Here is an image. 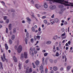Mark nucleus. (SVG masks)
<instances>
[{
	"instance_id": "f257e3e1",
	"label": "nucleus",
	"mask_w": 73,
	"mask_h": 73,
	"mask_svg": "<svg viewBox=\"0 0 73 73\" xmlns=\"http://www.w3.org/2000/svg\"><path fill=\"white\" fill-rule=\"evenodd\" d=\"M49 0L50 1V4H52V3H60L64 5L65 6V2L66 1H65V0Z\"/></svg>"
},
{
	"instance_id": "f03ea898",
	"label": "nucleus",
	"mask_w": 73,
	"mask_h": 73,
	"mask_svg": "<svg viewBox=\"0 0 73 73\" xmlns=\"http://www.w3.org/2000/svg\"><path fill=\"white\" fill-rule=\"evenodd\" d=\"M22 46L21 45H19L18 46L17 49V51L18 53H21V51H22Z\"/></svg>"
},
{
	"instance_id": "7ed1b4c3",
	"label": "nucleus",
	"mask_w": 73,
	"mask_h": 73,
	"mask_svg": "<svg viewBox=\"0 0 73 73\" xmlns=\"http://www.w3.org/2000/svg\"><path fill=\"white\" fill-rule=\"evenodd\" d=\"M36 48H32V47H31L30 48V54H32V56H33V54H34V53H33V51H35Z\"/></svg>"
},
{
	"instance_id": "20e7f679",
	"label": "nucleus",
	"mask_w": 73,
	"mask_h": 73,
	"mask_svg": "<svg viewBox=\"0 0 73 73\" xmlns=\"http://www.w3.org/2000/svg\"><path fill=\"white\" fill-rule=\"evenodd\" d=\"M2 61L4 62V61L5 60L7 62H8V59H5V54H3V56L1 57Z\"/></svg>"
},
{
	"instance_id": "39448f33",
	"label": "nucleus",
	"mask_w": 73,
	"mask_h": 73,
	"mask_svg": "<svg viewBox=\"0 0 73 73\" xmlns=\"http://www.w3.org/2000/svg\"><path fill=\"white\" fill-rule=\"evenodd\" d=\"M66 6H71V7H73V3L69 2L68 1H66Z\"/></svg>"
},
{
	"instance_id": "423d86ee",
	"label": "nucleus",
	"mask_w": 73,
	"mask_h": 73,
	"mask_svg": "<svg viewBox=\"0 0 73 73\" xmlns=\"http://www.w3.org/2000/svg\"><path fill=\"white\" fill-rule=\"evenodd\" d=\"M29 71V67H27V68L26 70V73H31V72H32V68H30Z\"/></svg>"
},
{
	"instance_id": "0eeeda50",
	"label": "nucleus",
	"mask_w": 73,
	"mask_h": 73,
	"mask_svg": "<svg viewBox=\"0 0 73 73\" xmlns=\"http://www.w3.org/2000/svg\"><path fill=\"white\" fill-rule=\"evenodd\" d=\"M56 7L55 5H51L50 6V9L53 10L56 9Z\"/></svg>"
},
{
	"instance_id": "6e6552de",
	"label": "nucleus",
	"mask_w": 73,
	"mask_h": 73,
	"mask_svg": "<svg viewBox=\"0 0 73 73\" xmlns=\"http://www.w3.org/2000/svg\"><path fill=\"white\" fill-rule=\"evenodd\" d=\"M13 60L14 62H16L17 61V58H16V57L15 56L13 57Z\"/></svg>"
},
{
	"instance_id": "1a4fd4ad",
	"label": "nucleus",
	"mask_w": 73,
	"mask_h": 73,
	"mask_svg": "<svg viewBox=\"0 0 73 73\" xmlns=\"http://www.w3.org/2000/svg\"><path fill=\"white\" fill-rule=\"evenodd\" d=\"M35 7L36 8H37V9H38L40 7H41V6H40L38 4H36L35 5Z\"/></svg>"
},
{
	"instance_id": "9d476101",
	"label": "nucleus",
	"mask_w": 73,
	"mask_h": 73,
	"mask_svg": "<svg viewBox=\"0 0 73 73\" xmlns=\"http://www.w3.org/2000/svg\"><path fill=\"white\" fill-rule=\"evenodd\" d=\"M53 69L54 71H57L58 70V68L56 66H54L53 67Z\"/></svg>"
},
{
	"instance_id": "9b49d317",
	"label": "nucleus",
	"mask_w": 73,
	"mask_h": 73,
	"mask_svg": "<svg viewBox=\"0 0 73 73\" xmlns=\"http://www.w3.org/2000/svg\"><path fill=\"white\" fill-rule=\"evenodd\" d=\"M24 57L25 58H27V56H28V54L26 52H25L24 53Z\"/></svg>"
},
{
	"instance_id": "f8f14e48",
	"label": "nucleus",
	"mask_w": 73,
	"mask_h": 73,
	"mask_svg": "<svg viewBox=\"0 0 73 73\" xmlns=\"http://www.w3.org/2000/svg\"><path fill=\"white\" fill-rule=\"evenodd\" d=\"M28 38L27 37L25 38V41L26 44H28Z\"/></svg>"
},
{
	"instance_id": "ddd939ff",
	"label": "nucleus",
	"mask_w": 73,
	"mask_h": 73,
	"mask_svg": "<svg viewBox=\"0 0 73 73\" xmlns=\"http://www.w3.org/2000/svg\"><path fill=\"white\" fill-rule=\"evenodd\" d=\"M65 10L64 9V8H62L61 9V11H59V13H60V14H61L63 12H62V11H64Z\"/></svg>"
},
{
	"instance_id": "4468645a",
	"label": "nucleus",
	"mask_w": 73,
	"mask_h": 73,
	"mask_svg": "<svg viewBox=\"0 0 73 73\" xmlns=\"http://www.w3.org/2000/svg\"><path fill=\"white\" fill-rule=\"evenodd\" d=\"M58 38V36L57 35H56L53 36V40H57Z\"/></svg>"
},
{
	"instance_id": "2eb2a0df",
	"label": "nucleus",
	"mask_w": 73,
	"mask_h": 73,
	"mask_svg": "<svg viewBox=\"0 0 73 73\" xmlns=\"http://www.w3.org/2000/svg\"><path fill=\"white\" fill-rule=\"evenodd\" d=\"M35 62L36 64V65H39V63H40L39 61H38V60H36V62Z\"/></svg>"
},
{
	"instance_id": "dca6fc26",
	"label": "nucleus",
	"mask_w": 73,
	"mask_h": 73,
	"mask_svg": "<svg viewBox=\"0 0 73 73\" xmlns=\"http://www.w3.org/2000/svg\"><path fill=\"white\" fill-rule=\"evenodd\" d=\"M44 59H45L44 57H43L42 58V62L43 65H44V64H45V62H44Z\"/></svg>"
},
{
	"instance_id": "f3484780",
	"label": "nucleus",
	"mask_w": 73,
	"mask_h": 73,
	"mask_svg": "<svg viewBox=\"0 0 73 73\" xmlns=\"http://www.w3.org/2000/svg\"><path fill=\"white\" fill-rule=\"evenodd\" d=\"M51 42H51L50 41L48 40V41H47L46 42V44H47V45H48L49 44H51Z\"/></svg>"
},
{
	"instance_id": "a211bd4d",
	"label": "nucleus",
	"mask_w": 73,
	"mask_h": 73,
	"mask_svg": "<svg viewBox=\"0 0 73 73\" xmlns=\"http://www.w3.org/2000/svg\"><path fill=\"white\" fill-rule=\"evenodd\" d=\"M44 8H48V5L46 3L44 4Z\"/></svg>"
},
{
	"instance_id": "6ab92c4d",
	"label": "nucleus",
	"mask_w": 73,
	"mask_h": 73,
	"mask_svg": "<svg viewBox=\"0 0 73 73\" xmlns=\"http://www.w3.org/2000/svg\"><path fill=\"white\" fill-rule=\"evenodd\" d=\"M5 46L6 49V50H8V45H7V44H5Z\"/></svg>"
},
{
	"instance_id": "aec40b11",
	"label": "nucleus",
	"mask_w": 73,
	"mask_h": 73,
	"mask_svg": "<svg viewBox=\"0 0 73 73\" xmlns=\"http://www.w3.org/2000/svg\"><path fill=\"white\" fill-rule=\"evenodd\" d=\"M9 28L10 30H11L12 29V25L10 24L9 25Z\"/></svg>"
},
{
	"instance_id": "412c9836",
	"label": "nucleus",
	"mask_w": 73,
	"mask_h": 73,
	"mask_svg": "<svg viewBox=\"0 0 73 73\" xmlns=\"http://www.w3.org/2000/svg\"><path fill=\"white\" fill-rule=\"evenodd\" d=\"M71 67L70 66H68L67 67V71H69Z\"/></svg>"
},
{
	"instance_id": "4be33fe9",
	"label": "nucleus",
	"mask_w": 73,
	"mask_h": 73,
	"mask_svg": "<svg viewBox=\"0 0 73 73\" xmlns=\"http://www.w3.org/2000/svg\"><path fill=\"white\" fill-rule=\"evenodd\" d=\"M15 38V36L14 35H13L11 36V39L12 40H14V39Z\"/></svg>"
},
{
	"instance_id": "5701e85b",
	"label": "nucleus",
	"mask_w": 73,
	"mask_h": 73,
	"mask_svg": "<svg viewBox=\"0 0 73 73\" xmlns=\"http://www.w3.org/2000/svg\"><path fill=\"white\" fill-rule=\"evenodd\" d=\"M24 57V54H22L21 56V59H23Z\"/></svg>"
},
{
	"instance_id": "b1692460",
	"label": "nucleus",
	"mask_w": 73,
	"mask_h": 73,
	"mask_svg": "<svg viewBox=\"0 0 73 73\" xmlns=\"http://www.w3.org/2000/svg\"><path fill=\"white\" fill-rule=\"evenodd\" d=\"M36 37L37 39H38V40H40V37H40V36L39 35H38L36 36Z\"/></svg>"
},
{
	"instance_id": "393cba45",
	"label": "nucleus",
	"mask_w": 73,
	"mask_h": 73,
	"mask_svg": "<svg viewBox=\"0 0 73 73\" xmlns=\"http://www.w3.org/2000/svg\"><path fill=\"white\" fill-rule=\"evenodd\" d=\"M54 22L55 23H58V19H55Z\"/></svg>"
},
{
	"instance_id": "a878e982",
	"label": "nucleus",
	"mask_w": 73,
	"mask_h": 73,
	"mask_svg": "<svg viewBox=\"0 0 73 73\" xmlns=\"http://www.w3.org/2000/svg\"><path fill=\"white\" fill-rule=\"evenodd\" d=\"M30 41L32 43H33L34 42V39L33 38H31L30 40Z\"/></svg>"
},
{
	"instance_id": "bb28decb",
	"label": "nucleus",
	"mask_w": 73,
	"mask_h": 73,
	"mask_svg": "<svg viewBox=\"0 0 73 73\" xmlns=\"http://www.w3.org/2000/svg\"><path fill=\"white\" fill-rule=\"evenodd\" d=\"M13 33H16V28H14L13 29Z\"/></svg>"
},
{
	"instance_id": "cd10ccee",
	"label": "nucleus",
	"mask_w": 73,
	"mask_h": 73,
	"mask_svg": "<svg viewBox=\"0 0 73 73\" xmlns=\"http://www.w3.org/2000/svg\"><path fill=\"white\" fill-rule=\"evenodd\" d=\"M42 69H43V67H42V66H40V67H39L40 70H42Z\"/></svg>"
},
{
	"instance_id": "c85d7f7f",
	"label": "nucleus",
	"mask_w": 73,
	"mask_h": 73,
	"mask_svg": "<svg viewBox=\"0 0 73 73\" xmlns=\"http://www.w3.org/2000/svg\"><path fill=\"white\" fill-rule=\"evenodd\" d=\"M22 64H20V63H19L18 66L19 68V69H21V66Z\"/></svg>"
},
{
	"instance_id": "c756f323",
	"label": "nucleus",
	"mask_w": 73,
	"mask_h": 73,
	"mask_svg": "<svg viewBox=\"0 0 73 73\" xmlns=\"http://www.w3.org/2000/svg\"><path fill=\"white\" fill-rule=\"evenodd\" d=\"M26 19L27 21H29V22L31 21V19L28 17Z\"/></svg>"
},
{
	"instance_id": "7c9ffc66",
	"label": "nucleus",
	"mask_w": 73,
	"mask_h": 73,
	"mask_svg": "<svg viewBox=\"0 0 73 73\" xmlns=\"http://www.w3.org/2000/svg\"><path fill=\"white\" fill-rule=\"evenodd\" d=\"M9 44H12V41L11 39H10L9 41Z\"/></svg>"
},
{
	"instance_id": "2f4dec72",
	"label": "nucleus",
	"mask_w": 73,
	"mask_h": 73,
	"mask_svg": "<svg viewBox=\"0 0 73 73\" xmlns=\"http://www.w3.org/2000/svg\"><path fill=\"white\" fill-rule=\"evenodd\" d=\"M26 36L28 38V37H29V33H28V32H27L26 33Z\"/></svg>"
},
{
	"instance_id": "473e14b6",
	"label": "nucleus",
	"mask_w": 73,
	"mask_h": 73,
	"mask_svg": "<svg viewBox=\"0 0 73 73\" xmlns=\"http://www.w3.org/2000/svg\"><path fill=\"white\" fill-rule=\"evenodd\" d=\"M45 73H48V69H47V68H45Z\"/></svg>"
},
{
	"instance_id": "72a5a7b5",
	"label": "nucleus",
	"mask_w": 73,
	"mask_h": 73,
	"mask_svg": "<svg viewBox=\"0 0 73 73\" xmlns=\"http://www.w3.org/2000/svg\"><path fill=\"white\" fill-rule=\"evenodd\" d=\"M32 30L33 32H35V28L33 27L32 28Z\"/></svg>"
},
{
	"instance_id": "f704fd0d",
	"label": "nucleus",
	"mask_w": 73,
	"mask_h": 73,
	"mask_svg": "<svg viewBox=\"0 0 73 73\" xmlns=\"http://www.w3.org/2000/svg\"><path fill=\"white\" fill-rule=\"evenodd\" d=\"M48 54L47 53H45L44 54V57H46V56H47V55H48Z\"/></svg>"
},
{
	"instance_id": "c9c22d12",
	"label": "nucleus",
	"mask_w": 73,
	"mask_h": 73,
	"mask_svg": "<svg viewBox=\"0 0 73 73\" xmlns=\"http://www.w3.org/2000/svg\"><path fill=\"white\" fill-rule=\"evenodd\" d=\"M65 58V61L66 62V60H67V59L66 58V56H62L63 58Z\"/></svg>"
},
{
	"instance_id": "e433bc0d",
	"label": "nucleus",
	"mask_w": 73,
	"mask_h": 73,
	"mask_svg": "<svg viewBox=\"0 0 73 73\" xmlns=\"http://www.w3.org/2000/svg\"><path fill=\"white\" fill-rule=\"evenodd\" d=\"M44 23H45L46 24H47V20H45L44 21Z\"/></svg>"
},
{
	"instance_id": "4c0bfd02",
	"label": "nucleus",
	"mask_w": 73,
	"mask_h": 73,
	"mask_svg": "<svg viewBox=\"0 0 73 73\" xmlns=\"http://www.w3.org/2000/svg\"><path fill=\"white\" fill-rule=\"evenodd\" d=\"M5 23H9V19H6Z\"/></svg>"
},
{
	"instance_id": "58836bf2",
	"label": "nucleus",
	"mask_w": 73,
	"mask_h": 73,
	"mask_svg": "<svg viewBox=\"0 0 73 73\" xmlns=\"http://www.w3.org/2000/svg\"><path fill=\"white\" fill-rule=\"evenodd\" d=\"M61 30L62 32H64L65 31V29L64 28H62Z\"/></svg>"
},
{
	"instance_id": "ea45409f",
	"label": "nucleus",
	"mask_w": 73,
	"mask_h": 73,
	"mask_svg": "<svg viewBox=\"0 0 73 73\" xmlns=\"http://www.w3.org/2000/svg\"><path fill=\"white\" fill-rule=\"evenodd\" d=\"M1 3H2V4L3 5H5V3L4 2H1Z\"/></svg>"
},
{
	"instance_id": "a19ab883",
	"label": "nucleus",
	"mask_w": 73,
	"mask_h": 73,
	"mask_svg": "<svg viewBox=\"0 0 73 73\" xmlns=\"http://www.w3.org/2000/svg\"><path fill=\"white\" fill-rule=\"evenodd\" d=\"M34 40H36L37 39V38H36V35H35L34 36Z\"/></svg>"
},
{
	"instance_id": "79ce46f5",
	"label": "nucleus",
	"mask_w": 73,
	"mask_h": 73,
	"mask_svg": "<svg viewBox=\"0 0 73 73\" xmlns=\"http://www.w3.org/2000/svg\"><path fill=\"white\" fill-rule=\"evenodd\" d=\"M8 28H6V33H8Z\"/></svg>"
},
{
	"instance_id": "37998d69",
	"label": "nucleus",
	"mask_w": 73,
	"mask_h": 73,
	"mask_svg": "<svg viewBox=\"0 0 73 73\" xmlns=\"http://www.w3.org/2000/svg\"><path fill=\"white\" fill-rule=\"evenodd\" d=\"M60 70L61 71H62V70H64V68L62 67L60 68Z\"/></svg>"
},
{
	"instance_id": "c03bdc74",
	"label": "nucleus",
	"mask_w": 73,
	"mask_h": 73,
	"mask_svg": "<svg viewBox=\"0 0 73 73\" xmlns=\"http://www.w3.org/2000/svg\"><path fill=\"white\" fill-rule=\"evenodd\" d=\"M54 73V71L53 70H52L49 73Z\"/></svg>"
},
{
	"instance_id": "a18cd8bd",
	"label": "nucleus",
	"mask_w": 73,
	"mask_h": 73,
	"mask_svg": "<svg viewBox=\"0 0 73 73\" xmlns=\"http://www.w3.org/2000/svg\"><path fill=\"white\" fill-rule=\"evenodd\" d=\"M65 33H64L62 34V36H65Z\"/></svg>"
},
{
	"instance_id": "49530a36",
	"label": "nucleus",
	"mask_w": 73,
	"mask_h": 73,
	"mask_svg": "<svg viewBox=\"0 0 73 73\" xmlns=\"http://www.w3.org/2000/svg\"><path fill=\"white\" fill-rule=\"evenodd\" d=\"M41 33L40 32H38L37 33V35H40Z\"/></svg>"
},
{
	"instance_id": "de8ad7c7",
	"label": "nucleus",
	"mask_w": 73,
	"mask_h": 73,
	"mask_svg": "<svg viewBox=\"0 0 73 73\" xmlns=\"http://www.w3.org/2000/svg\"><path fill=\"white\" fill-rule=\"evenodd\" d=\"M18 45H19V44H17L15 45V49H16V48H17L18 47Z\"/></svg>"
},
{
	"instance_id": "09e8293b",
	"label": "nucleus",
	"mask_w": 73,
	"mask_h": 73,
	"mask_svg": "<svg viewBox=\"0 0 73 73\" xmlns=\"http://www.w3.org/2000/svg\"><path fill=\"white\" fill-rule=\"evenodd\" d=\"M50 62H53V60L51 59H50L49 60Z\"/></svg>"
},
{
	"instance_id": "8fccbe9b",
	"label": "nucleus",
	"mask_w": 73,
	"mask_h": 73,
	"mask_svg": "<svg viewBox=\"0 0 73 73\" xmlns=\"http://www.w3.org/2000/svg\"><path fill=\"white\" fill-rule=\"evenodd\" d=\"M46 18V16H43L42 17V19H45Z\"/></svg>"
},
{
	"instance_id": "3c124183",
	"label": "nucleus",
	"mask_w": 73,
	"mask_h": 73,
	"mask_svg": "<svg viewBox=\"0 0 73 73\" xmlns=\"http://www.w3.org/2000/svg\"><path fill=\"white\" fill-rule=\"evenodd\" d=\"M59 55V54H58V53L57 52L56 54V56H58V55Z\"/></svg>"
},
{
	"instance_id": "603ef678",
	"label": "nucleus",
	"mask_w": 73,
	"mask_h": 73,
	"mask_svg": "<svg viewBox=\"0 0 73 73\" xmlns=\"http://www.w3.org/2000/svg\"><path fill=\"white\" fill-rule=\"evenodd\" d=\"M7 18V17L6 16H4V20H6V19Z\"/></svg>"
},
{
	"instance_id": "864d4df0",
	"label": "nucleus",
	"mask_w": 73,
	"mask_h": 73,
	"mask_svg": "<svg viewBox=\"0 0 73 73\" xmlns=\"http://www.w3.org/2000/svg\"><path fill=\"white\" fill-rule=\"evenodd\" d=\"M11 12H15V10L12 9L10 10Z\"/></svg>"
},
{
	"instance_id": "5fc2aeb1",
	"label": "nucleus",
	"mask_w": 73,
	"mask_h": 73,
	"mask_svg": "<svg viewBox=\"0 0 73 73\" xmlns=\"http://www.w3.org/2000/svg\"><path fill=\"white\" fill-rule=\"evenodd\" d=\"M37 53V50L34 51V53L35 54H36Z\"/></svg>"
},
{
	"instance_id": "6e6d98bb",
	"label": "nucleus",
	"mask_w": 73,
	"mask_h": 73,
	"mask_svg": "<svg viewBox=\"0 0 73 73\" xmlns=\"http://www.w3.org/2000/svg\"><path fill=\"white\" fill-rule=\"evenodd\" d=\"M45 63L46 64H48V61H47V60H45Z\"/></svg>"
},
{
	"instance_id": "4d7b16f0",
	"label": "nucleus",
	"mask_w": 73,
	"mask_h": 73,
	"mask_svg": "<svg viewBox=\"0 0 73 73\" xmlns=\"http://www.w3.org/2000/svg\"><path fill=\"white\" fill-rule=\"evenodd\" d=\"M29 62V60H27L26 61V63H28Z\"/></svg>"
},
{
	"instance_id": "13d9d810",
	"label": "nucleus",
	"mask_w": 73,
	"mask_h": 73,
	"mask_svg": "<svg viewBox=\"0 0 73 73\" xmlns=\"http://www.w3.org/2000/svg\"><path fill=\"white\" fill-rule=\"evenodd\" d=\"M40 48H36V50H40Z\"/></svg>"
},
{
	"instance_id": "bf43d9fd",
	"label": "nucleus",
	"mask_w": 73,
	"mask_h": 73,
	"mask_svg": "<svg viewBox=\"0 0 73 73\" xmlns=\"http://www.w3.org/2000/svg\"><path fill=\"white\" fill-rule=\"evenodd\" d=\"M46 52V50H43L42 51V53H43V52H44V53L45 52Z\"/></svg>"
},
{
	"instance_id": "052dcab7",
	"label": "nucleus",
	"mask_w": 73,
	"mask_h": 73,
	"mask_svg": "<svg viewBox=\"0 0 73 73\" xmlns=\"http://www.w3.org/2000/svg\"><path fill=\"white\" fill-rule=\"evenodd\" d=\"M64 24L65 25H66V24H67V22L66 21H65L64 23Z\"/></svg>"
},
{
	"instance_id": "680f3d73",
	"label": "nucleus",
	"mask_w": 73,
	"mask_h": 73,
	"mask_svg": "<svg viewBox=\"0 0 73 73\" xmlns=\"http://www.w3.org/2000/svg\"><path fill=\"white\" fill-rule=\"evenodd\" d=\"M22 23L24 24L25 23V21H22Z\"/></svg>"
},
{
	"instance_id": "e2e57ef3",
	"label": "nucleus",
	"mask_w": 73,
	"mask_h": 73,
	"mask_svg": "<svg viewBox=\"0 0 73 73\" xmlns=\"http://www.w3.org/2000/svg\"><path fill=\"white\" fill-rule=\"evenodd\" d=\"M34 28H37V25H35L34 27Z\"/></svg>"
},
{
	"instance_id": "0e129e2a",
	"label": "nucleus",
	"mask_w": 73,
	"mask_h": 73,
	"mask_svg": "<svg viewBox=\"0 0 73 73\" xmlns=\"http://www.w3.org/2000/svg\"><path fill=\"white\" fill-rule=\"evenodd\" d=\"M25 32L26 33H27V32H27V29H25Z\"/></svg>"
},
{
	"instance_id": "69168bd1",
	"label": "nucleus",
	"mask_w": 73,
	"mask_h": 73,
	"mask_svg": "<svg viewBox=\"0 0 73 73\" xmlns=\"http://www.w3.org/2000/svg\"><path fill=\"white\" fill-rule=\"evenodd\" d=\"M56 49L57 50H59L58 47H56Z\"/></svg>"
},
{
	"instance_id": "338daca9",
	"label": "nucleus",
	"mask_w": 73,
	"mask_h": 73,
	"mask_svg": "<svg viewBox=\"0 0 73 73\" xmlns=\"http://www.w3.org/2000/svg\"><path fill=\"white\" fill-rule=\"evenodd\" d=\"M54 14H53L52 16H51L52 18H54Z\"/></svg>"
},
{
	"instance_id": "774afa93",
	"label": "nucleus",
	"mask_w": 73,
	"mask_h": 73,
	"mask_svg": "<svg viewBox=\"0 0 73 73\" xmlns=\"http://www.w3.org/2000/svg\"><path fill=\"white\" fill-rule=\"evenodd\" d=\"M57 60H54V62L55 63H56V62H57Z\"/></svg>"
}]
</instances>
